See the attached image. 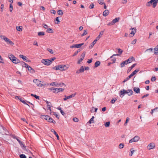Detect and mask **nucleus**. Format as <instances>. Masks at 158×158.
<instances>
[{"label":"nucleus","instance_id":"nucleus-1","mask_svg":"<svg viewBox=\"0 0 158 158\" xmlns=\"http://www.w3.org/2000/svg\"><path fill=\"white\" fill-rule=\"evenodd\" d=\"M67 68L65 65H59L57 66H54L52 68V69L56 70H60L61 71L65 70L67 69Z\"/></svg>","mask_w":158,"mask_h":158},{"label":"nucleus","instance_id":"nucleus-2","mask_svg":"<svg viewBox=\"0 0 158 158\" xmlns=\"http://www.w3.org/2000/svg\"><path fill=\"white\" fill-rule=\"evenodd\" d=\"M1 38L2 39L4 40L7 44H9L11 45H14V43L5 36H1Z\"/></svg>","mask_w":158,"mask_h":158},{"label":"nucleus","instance_id":"nucleus-3","mask_svg":"<svg viewBox=\"0 0 158 158\" xmlns=\"http://www.w3.org/2000/svg\"><path fill=\"white\" fill-rule=\"evenodd\" d=\"M41 62L46 65H49L51 64L50 61L48 59H43L41 60Z\"/></svg>","mask_w":158,"mask_h":158},{"label":"nucleus","instance_id":"nucleus-4","mask_svg":"<svg viewBox=\"0 0 158 158\" xmlns=\"http://www.w3.org/2000/svg\"><path fill=\"white\" fill-rule=\"evenodd\" d=\"M149 2L150 4H152L153 7L155 8L158 3V0H151Z\"/></svg>","mask_w":158,"mask_h":158},{"label":"nucleus","instance_id":"nucleus-5","mask_svg":"<svg viewBox=\"0 0 158 158\" xmlns=\"http://www.w3.org/2000/svg\"><path fill=\"white\" fill-rule=\"evenodd\" d=\"M84 44V43H82L81 44H75L72 45V46L70 47V48H80Z\"/></svg>","mask_w":158,"mask_h":158},{"label":"nucleus","instance_id":"nucleus-6","mask_svg":"<svg viewBox=\"0 0 158 158\" xmlns=\"http://www.w3.org/2000/svg\"><path fill=\"white\" fill-rule=\"evenodd\" d=\"M126 90L124 89H121L119 92V95H120V97L122 98L123 97L124 95L126 94Z\"/></svg>","mask_w":158,"mask_h":158},{"label":"nucleus","instance_id":"nucleus-7","mask_svg":"<svg viewBox=\"0 0 158 158\" xmlns=\"http://www.w3.org/2000/svg\"><path fill=\"white\" fill-rule=\"evenodd\" d=\"M33 82L34 83H35L38 86H42L43 85L40 84L41 81L37 79H35L33 80Z\"/></svg>","mask_w":158,"mask_h":158},{"label":"nucleus","instance_id":"nucleus-8","mask_svg":"<svg viewBox=\"0 0 158 158\" xmlns=\"http://www.w3.org/2000/svg\"><path fill=\"white\" fill-rule=\"evenodd\" d=\"M139 71V69H137L134 71L130 75H129V77L131 78V77L135 75L136 73L138 72Z\"/></svg>","mask_w":158,"mask_h":158},{"label":"nucleus","instance_id":"nucleus-9","mask_svg":"<svg viewBox=\"0 0 158 158\" xmlns=\"http://www.w3.org/2000/svg\"><path fill=\"white\" fill-rule=\"evenodd\" d=\"M148 148L149 150L152 149L154 148L155 147V146L154 145V143H150L148 146Z\"/></svg>","mask_w":158,"mask_h":158},{"label":"nucleus","instance_id":"nucleus-10","mask_svg":"<svg viewBox=\"0 0 158 158\" xmlns=\"http://www.w3.org/2000/svg\"><path fill=\"white\" fill-rule=\"evenodd\" d=\"M135 59L133 56H131L127 60V62L128 63H130L132 62V61H135Z\"/></svg>","mask_w":158,"mask_h":158},{"label":"nucleus","instance_id":"nucleus-11","mask_svg":"<svg viewBox=\"0 0 158 158\" xmlns=\"http://www.w3.org/2000/svg\"><path fill=\"white\" fill-rule=\"evenodd\" d=\"M26 68H27L28 70L31 73H33L35 72V70L30 66L28 65L26 67Z\"/></svg>","mask_w":158,"mask_h":158},{"label":"nucleus","instance_id":"nucleus-12","mask_svg":"<svg viewBox=\"0 0 158 158\" xmlns=\"http://www.w3.org/2000/svg\"><path fill=\"white\" fill-rule=\"evenodd\" d=\"M105 30L104 31H102L100 32L99 35L96 38L95 40L97 41L98 40L103 34Z\"/></svg>","mask_w":158,"mask_h":158},{"label":"nucleus","instance_id":"nucleus-13","mask_svg":"<svg viewBox=\"0 0 158 158\" xmlns=\"http://www.w3.org/2000/svg\"><path fill=\"white\" fill-rule=\"evenodd\" d=\"M85 70L83 66H82L76 72L77 73H83Z\"/></svg>","mask_w":158,"mask_h":158},{"label":"nucleus","instance_id":"nucleus-14","mask_svg":"<svg viewBox=\"0 0 158 158\" xmlns=\"http://www.w3.org/2000/svg\"><path fill=\"white\" fill-rule=\"evenodd\" d=\"M60 83H58L56 82H53L51 83L50 85L54 86H59L60 85Z\"/></svg>","mask_w":158,"mask_h":158},{"label":"nucleus","instance_id":"nucleus-15","mask_svg":"<svg viewBox=\"0 0 158 158\" xmlns=\"http://www.w3.org/2000/svg\"><path fill=\"white\" fill-rule=\"evenodd\" d=\"M133 89L134 92L137 94H138L140 93V89L138 87H134Z\"/></svg>","mask_w":158,"mask_h":158},{"label":"nucleus","instance_id":"nucleus-16","mask_svg":"<svg viewBox=\"0 0 158 158\" xmlns=\"http://www.w3.org/2000/svg\"><path fill=\"white\" fill-rule=\"evenodd\" d=\"M136 65V64L135 63L132 64L131 67H129L127 70V73H128L130 72L132 69L134 68Z\"/></svg>","mask_w":158,"mask_h":158},{"label":"nucleus","instance_id":"nucleus-17","mask_svg":"<svg viewBox=\"0 0 158 158\" xmlns=\"http://www.w3.org/2000/svg\"><path fill=\"white\" fill-rule=\"evenodd\" d=\"M47 103V107L48 110H51V107L50 105L51 103L50 102H49L47 101H45Z\"/></svg>","mask_w":158,"mask_h":158},{"label":"nucleus","instance_id":"nucleus-18","mask_svg":"<svg viewBox=\"0 0 158 158\" xmlns=\"http://www.w3.org/2000/svg\"><path fill=\"white\" fill-rule=\"evenodd\" d=\"M19 64L20 65L23 67H26L27 66H28V64H27L22 61L21 62L20 61V62H19Z\"/></svg>","mask_w":158,"mask_h":158},{"label":"nucleus","instance_id":"nucleus-19","mask_svg":"<svg viewBox=\"0 0 158 158\" xmlns=\"http://www.w3.org/2000/svg\"><path fill=\"white\" fill-rule=\"evenodd\" d=\"M109 11L108 10H106L103 12V15L104 16H107L109 14Z\"/></svg>","mask_w":158,"mask_h":158},{"label":"nucleus","instance_id":"nucleus-20","mask_svg":"<svg viewBox=\"0 0 158 158\" xmlns=\"http://www.w3.org/2000/svg\"><path fill=\"white\" fill-rule=\"evenodd\" d=\"M51 132H52L53 133H54V134L57 137V139L59 140V137L58 136V134H57V133L53 129H52L51 130Z\"/></svg>","mask_w":158,"mask_h":158},{"label":"nucleus","instance_id":"nucleus-21","mask_svg":"<svg viewBox=\"0 0 158 158\" xmlns=\"http://www.w3.org/2000/svg\"><path fill=\"white\" fill-rule=\"evenodd\" d=\"M101 62L100 61H96L94 64V67L97 68L100 66Z\"/></svg>","mask_w":158,"mask_h":158},{"label":"nucleus","instance_id":"nucleus-22","mask_svg":"<svg viewBox=\"0 0 158 158\" xmlns=\"http://www.w3.org/2000/svg\"><path fill=\"white\" fill-rule=\"evenodd\" d=\"M97 41L95 39L91 44V45L89 46V48H91L93 47L94 45L96 44Z\"/></svg>","mask_w":158,"mask_h":158},{"label":"nucleus","instance_id":"nucleus-23","mask_svg":"<svg viewBox=\"0 0 158 158\" xmlns=\"http://www.w3.org/2000/svg\"><path fill=\"white\" fill-rule=\"evenodd\" d=\"M120 19V18L119 17L116 18L115 19H114L112 21L113 23L114 24L115 23L118 22L119 21Z\"/></svg>","mask_w":158,"mask_h":158},{"label":"nucleus","instance_id":"nucleus-24","mask_svg":"<svg viewBox=\"0 0 158 158\" xmlns=\"http://www.w3.org/2000/svg\"><path fill=\"white\" fill-rule=\"evenodd\" d=\"M94 116H93L92 117V118H90V119L89 120V121L88 122V123H89V124H91L92 123H94Z\"/></svg>","mask_w":158,"mask_h":158},{"label":"nucleus","instance_id":"nucleus-25","mask_svg":"<svg viewBox=\"0 0 158 158\" xmlns=\"http://www.w3.org/2000/svg\"><path fill=\"white\" fill-rule=\"evenodd\" d=\"M48 121L49 122L52 123H56V122L52 118L50 117H49L48 119Z\"/></svg>","mask_w":158,"mask_h":158},{"label":"nucleus","instance_id":"nucleus-26","mask_svg":"<svg viewBox=\"0 0 158 158\" xmlns=\"http://www.w3.org/2000/svg\"><path fill=\"white\" fill-rule=\"evenodd\" d=\"M116 50H118V53H119L118 54V55H119V56L120 55H121L123 52V50H122V49H121L119 48H117L116 49Z\"/></svg>","mask_w":158,"mask_h":158},{"label":"nucleus","instance_id":"nucleus-27","mask_svg":"<svg viewBox=\"0 0 158 158\" xmlns=\"http://www.w3.org/2000/svg\"><path fill=\"white\" fill-rule=\"evenodd\" d=\"M13 62L15 64H18L20 62V60L16 58Z\"/></svg>","mask_w":158,"mask_h":158},{"label":"nucleus","instance_id":"nucleus-28","mask_svg":"<svg viewBox=\"0 0 158 158\" xmlns=\"http://www.w3.org/2000/svg\"><path fill=\"white\" fill-rule=\"evenodd\" d=\"M92 108H93L92 109L90 110L91 112L92 113L94 112H97V110H98V108H94V107H93Z\"/></svg>","mask_w":158,"mask_h":158},{"label":"nucleus","instance_id":"nucleus-29","mask_svg":"<svg viewBox=\"0 0 158 158\" xmlns=\"http://www.w3.org/2000/svg\"><path fill=\"white\" fill-rule=\"evenodd\" d=\"M16 29L17 31H22L23 29V27L21 26H20L19 27H16Z\"/></svg>","mask_w":158,"mask_h":158},{"label":"nucleus","instance_id":"nucleus-30","mask_svg":"<svg viewBox=\"0 0 158 158\" xmlns=\"http://www.w3.org/2000/svg\"><path fill=\"white\" fill-rule=\"evenodd\" d=\"M136 31V28H135L134 30L132 31L130 33V35H132L133 36Z\"/></svg>","mask_w":158,"mask_h":158},{"label":"nucleus","instance_id":"nucleus-31","mask_svg":"<svg viewBox=\"0 0 158 158\" xmlns=\"http://www.w3.org/2000/svg\"><path fill=\"white\" fill-rule=\"evenodd\" d=\"M134 140H135V142L138 141L139 139V137L138 136H135L133 138Z\"/></svg>","mask_w":158,"mask_h":158},{"label":"nucleus","instance_id":"nucleus-32","mask_svg":"<svg viewBox=\"0 0 158 158\" xmlns=\"http://www.w3.org/2000/svg\"><path fill=\"white\" fill-rule=\"evenodd\" d=\"M128 91H129V93L128 94V96H131L133 94V92L131 89H128Z\"/></svg>","mask_w":158,"mask_h":158},{"label":"nucleus","instance_id":"nucleus-33","mask_svg":"<svg viewBox=\"0 0 158 158\" xmlns=\"http://www.w3.org/2000/svg\"><path fill=\"white\" fill-rule=\"evenodd\" d=\"M19 57L21 58H22L23 60H25H25H26L27 57H26V56H23V55H19Z\"/></svg>","mask_w":158,"mask_h":158},{"label":"nucleus","instance_id":"nucleus-34","mask_svg":"<svg viewBox=\"0 0 158 158\" xmlns=\"http://www.w3.org/2000/svg\"><path fill=\"white\" fill-rule=\"evenodd\" d=\"M156 47L154 48V50L155 51V52H154V54L156 55L158 53V47L157 48Z\"/></svg>","mask_w":158,"mask_h":158},{"label":"nucleus","instance_id":"nucleus-35","mask_svg":"<svg viewBox=\"0 0 158 158\" xmlns=\"http://www.w3.org/2000/svg\"><path fill=\"white\" fill-rule=\"evenodd\" d=\"M31 96L34 97L36 99H39V97L38 96L34 94H31Z\"/></svg>","mask_w":158,"mask_h":158},{"label":"nucleus","instance_id":"nucleus-36","mask_svg":"<svg viewBox=\"0 0 158 158\" xmlns=\"http://www.w3.org/2000/svg\"><path fill=\"white\" fill-rule=\"evenodd\" d=\"M58 14L59 15H62L63 14V12L61 10H59L57 11Z\"/></svg>","mask_w":158,"mask_h":158},{"label":"nucleus","instance_id":"nucleus-37","mask_svg":"<svg viewBox=\"0 0 158 158\" xmlns=\"http://www.w3.org/2000/svg\"><path fill=\"white\" fill-rule=\"evenodd\" d=\"M124 144L123 143H120L119 145V146H118L119 148L120 149H122V148H123L124 147Z\"/></svg>","mask_w":158,"mask_h":158},{"label":"nucleus","instance_id":"nucleus-38","mask_svg":"<svg viewBox=\"0 0 158 158\" xmlns=\"http://www.w3.org/2000/svg\"><path fill=\"white\" fill-rule=\"evenodd\" d=\"M21 146L22 147H23V149H24L26 148V146L23 144V142H22L21 143H19Z\"/></svg>","mask_w":158,"mask_h":158},{"label":"nucleus","instance_id":"nucleus-39","mask_svg":"<svg viewBox=\"0 0 158 158\" xmlns=\"http://www.w3.org/2000/svg\"><path fill=\"white\" fill-rule=\"evenodd\" d=\"M85 52H83L81 54V58H82L83 59H84V57H85Z\"/></svg>","mask_w":158,"mask_h":158},{"label":"nucleus","instance_id":"nucleus-40","mask_svg":"<svg viewBox=\"0 0 158 158\" xmlns=\"http://www.w3.org/2000/svg\"><path fill=\"white\" fill-rule=\"evenodd\" d=\"M110 123L109 121L106 122L104 124L105 126L106 127H109L110 126Z\"/></svg>","mask_w":158,"mask_h":158},{"label":"nucleus","instance_id":"nucleus-41","mask_svg":"<svg viewBox=\"0 0 158 158\" xmlns=\"http://www.w3.org/2000/svg\"><path fill=\"white\" fill-rule=\"evenodd\" d=\"M38 35L39 36H41V35H44V32H38Z\"/></svg>","mask_w":158,"mask_h":158},{"label":"nucleus","instance_id":"nucleus-42","mask_svg":"<svg viewBox=\"0 0 158 158\" xmlns=\"http://www.w3.org/2000/svg\"><path fill=\"white\" fill-rule=\"evenodd\" d=\"M98 2L101 5H102L105 3L104 2V0H98Z\"/></svg>","mask_w":158,"mask_h":158},{"label":"nucleus","instance_id":"nucleus-43","mask_svg":"<svg viewBox=\"0 0 158 158\" xmlns=\"http://www.w3.org/2000/svg\"><path fill=\"white\" fill-rule=\"evenodd\" d=\"M13 10V5L11 4H10V12H11Z\"/></svg>","mask_w":158,"mask_h":158},{"label":"nucleus","instance_id":"nucleus-44","mask_svg":"<svg viewBox=\"0 0 158 158\" xmlns=\"http://www.w3.org/2000/svg\"><path fill=\"white\" fill-rule=\"evenodd\" d=\"M52 29L49 28L48 29L47 31L48 33H52Z\"/></svg>","mask_w":158,"mask_h":158},{"label":"nucleus","instance_id":"nucleus-45","mask_svg":"<svg viewBox=\"0 0 158 158\" xmlns=\"http://www.w3.org/2000/svg\"><path fill=\"white\" fill-rule=\"evenodd\" d=\"M87 34V30H85L84 31V32L83 34L81 35L82 36H83L85 35H86Z\"/></svg>","mask_w":158,"mask_h":158},{"label":"nucleus","instance_id":"nucleus-46","mask_svg":"<svg viewBox=\"0 0 158 158\" xmlns=\"http://www.w3.org/2000/svg\"><path fill=\"white\" fill-rule=\"evenodd\" d=\"M117 100V99L115 98H113L110 101V102L112 103H114Z\"/></svg>","mask_w":158,"mask_h":158},{"label":"nucleus","instance_id":"nucleus-47","mask_svg":"<svg viewBox=\"0 0 158 158\" xmlns=\"http://www.w3.org/2000/svg\"><path fill=\"white\" fill-rule=\"evenodd\" d=\"M133 148H131V153L129 154L130 156H132L133 153L135 152V151L134 150H133Z\"/></svg>","mask_w":158,"mask_h":158},{"label":"nucleus","instance_id":"nucleus-48","mask_svg":"<svg viewBox=\"0 0 158 158\" xmlns=\"http://www.w3.org/2000/svg\"><path fill=\"white\" fill-rule=\"evenodd\" d=\"M156 110H158V108L157 107L154 108V109L153 110H152L151 111V113L152 114L153 113V111H155Z\"/></svg>","mask_w":158,"mask_h":158},{"label":"nucleus","instance_id":"nucleus-49","mask_svg":"<svg viewBox=\"0 0 158 158\" xmlns=\"http://www.w3.org/2000/svg\"><path fill=\"white\" fill-rule=\"evenodd\" d=\"M19 157L20 158H26V156L24 154H21L19 156Z\"/></svg>","mask_w":158,"mask_h":158},{"label":"nucleus","instance_id":"nucleus-50","mask_svg":"<svg viewBox=\"0 0 158 158\" xmlns=\"http://www.w3.org/2000/svg\"><path fill=\"white\" fill-rule=\"evenodd\" d=\"M76 94L77 93L76 92L73 94L70 95V98L74 97L76 95Z\"/></svg>","mask_w":158,"mask_h":158},{"label":"nucleus","instance_id":"nucleus-51","mask_svg":"<svg viewBox=\"0 0 158 158\" xmlns=\"http://www.w3.org/2000/svg\"><path fill=\"white\" fill-rule=\"evenodd\" d=\"M14 56L12 54H9L8 55L9 57L11 60V59H13V57H14Z\"/></svg>","mask_w":158,"mask_h":158},{"label":"nucleus","instance_id":"nucleus-52","mask_svg":"<svg viewBox=\"0 0 158 158\" xmlns=\"http://www.w3.org/2000/svg\"><path fill=\"white\" fill-rule=\"evenodd\" d=\"M47 50L51 54H53V51H52V49L48 48H47Z\"/></svg>","mask_w":158,"mask_h":158},{"label":"nucleus","instance_id":"nucleus-53","mask_svg":"<svg viewBox=\"0 0 158 158\" xmlns=\"http://www.w3.org/2000/svg\"><path fill=\"white\" fill-rule=\"evenodd\" d=\"M73 120L74 122H78L79 121L78 119L76 117L74 118H73Z\"/></svg>","mask_w":158,"mask_h":158},{"label":"nucleus","instance_id":"nucleus-54","mask_svg":"<svg viewBox=\"0 0 158 158\" xmlns=\"http://www.w3.org/2000/svg\"><path fill=\"white\" fill-rule=\"evenodd\" d=\"M44 118L46 120L48 121V118L50 117L48 115H44Z\"/></svg>","mask_w":158,"mask_h":158},{"label":"nucleus","instance_id":"nucleus-55","mask_svg":"<svg viewBox=\"0 0 158 158\" xmlns=\"http://www.w3.org/2000/svg\"><path fill=\"white\" fill-rule=\"evenodd\" d=\"M94 5L93 3H92L89 6V8L90 9H92L94 8Z\"/></svg>","mask_w":158,"mask_h":158},{"label":"nucleus","instance_id":"nucleus-56","mask_svg":"<svg viewBox=\"0 0 158 158\" xmlns=\"http://www.w3.org/2000/svg\"><path fill=\"white\" fill-rule=\"evenodd\" d=\"M56 21L57 22L56 23L57 24H59V23H60V21H59V17H57L56 18Z\"/></svg>","mask_w":158,"mask_h":158},{"label":"nucleus","instance_id":"nucleus-57","mask_svg":"<svg viewBox=\"0 0 158 158\" xmlns=\"http://www.w3.org/2000/svg\"><path fill=\"white\" fill-rule=\"evenodd\" d=\"M130 78V77H129V76L127 77L126 79H125L123 81V83H124Z\"/></svg>","mask_w":158,"mask_h":158},{"label":"nucleus","instance_id":"nucleus-58","mask_svg":"<svg viewBox=\"0 0 158 158\" xmlns=\"http://www.w3.org/2000/svg\"><path fill=\"white\" fill-rule=\"evenodd\" d=\"M56 59V58L54 57H53L52 58H50V59L49 60H50V63L51 64L52 63V61H53V60H55Z\"/></svg>","mask_w":158,"mask_h":158},{"label":"nucleus","instance_id":"nucleus-59","mask_svg":"<svg viewBox=\"0 0 158 158\" xmlns=\"http://www.w3.org/2000/svg\"><path fill=\"white\" fill-rule=\"evenodd\" d=\"M149 94H146L143 95V96L141 98H142V99H143V98H145V97H147L148 96H149Z\"/></svg>","mask_w":158,"mask_h":158},{"label":"nucleus","instance_id":"nucleus-60","mask_svg":"<svg viewBox=\"0 0 158 158\" xmlns=\"http://www.w3.org/2000/svg\"><path fill=\"white\" fill-rule=\"evenodd\" d=\"M116 60V58L115 57H113V58L111 59V61H112V63H114Z\"/></svg>","mask_w":158,"mask_h":158},{"label":"nucleus","instance_id":"nucleus-61","mask_svg":"<svg viewBox=\"0 0 158 158\" xmlns=\"http://www.w3.org/2000/svg\"><path fill=\"white\" fill-rule=\"evenodd\" d=\"M156 80V78L155 77H152L151 78V81H154Z\"/></svg>","mask_w":158,"mask_h":158},{"label":"nucleus","instance_id":"nucleus-62","mask_svg":"<svg viewBox=\"0 0 158 158\" xmlns=\"http://www.w3.org/2000/svg\"><path fill=\"white\" fill-rule=\"evenodd\" d=\"M83 59L81 58L80 59H79L77 61V64H80L81 63V62L83 60Z\"/></svg>","mask_w":158,"mask_h":158},{"label":"nucleus","instance_id":"nucleus-63","mask_svg":"<svg viewBox=\"0 0 158 158\" xmlns=\"http://www.w3.org/2000/svg\"><path fill=\"white\" fill-rule=\"evenodd\" d=\"M59 92L58 88H55V89L54 90V93H58Z\"/></svg>","mask_w":158,"mask_h":158},{"label":"nucleus","instance_id":"nucleus-64","mask_svg":"<svg viewBox=\"0 0 158 158\" xmlns=\"http://www.w3.org/2000/svg\"><path fill=\"white\" fill-rule=\"evenodd\" d=\"M92 62V59H91L88 60L87 62L89 64H90Z\"/></svg>","mask_w":158,"mask_h":158}]
</instances>
